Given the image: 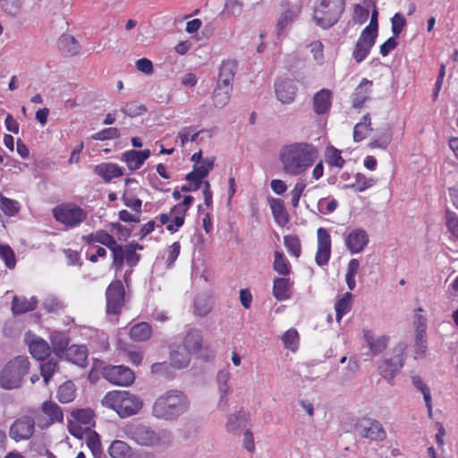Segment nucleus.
I'll list each match as a JSON object with an SVG mask.
<instances>
[{
  "mask_svg": "<svg viewBox=\"0 0 458 458\" xmlns=\"http://www.w3.org/2000/svg\"><path fill=\"white\" fill-rule=\"evenodd\" d=\"M318 157V151L312 144L294 142L282 147L279 160L283 170L290 175H299L311 166Z\"/></svg>",
  "mask_w": 458,
  "mask_h": 458,
  "instance_id": "obj_1",
  "label": "nucleus"
},
{
  "mask_svg": "<svg viewBox=\"0 0 458 458\" xmlns=\"http://www.w3.org/2000/svg\"><path fill=\"white\" fill-rule=\"evenodd\" d=\"M190 408L186 394L179 390H169L154 403L152 414L157 419L173 420L185 413Z\"/></svg>",
  "mask_w": 458,
  "mask_h": 458,
  "instance_id": "obj_2",
  "label": "nucleus"
},
{
  "mask_svg": "<svg viewBox=\"0 0 458 458\" xmlns=\"http://www.w3.org/2000/svg\"><path fill=\"white\" fill-rule=\"evenodd\" d=\"M123 432L127 438L145 447H168L172 444V433L166 429L155 430L142 423L125 426Z\"/></svg>",
  "mask_w": 458,
  "mask_h": 458,
  "instance_id": "obj_3",
  "label": "nucleus"
},
{
  "mask_svg": "<svg viewBox=\"0 0 458 458\" xmlns=\"http://www.w3.org/2000/svg\"><path fill=\"white\" fill-rule=\"evenodd\" d=\"M103 403L114 410L122 418L138 413L143 405L138 396L127 391L108 392L103 399Z\"/></svg>",
  "mask_w": 458,
  "mask_h": 458,
  "instance_id": "obj_4",
  "label": "nucleus"
},
{
  "mask_svg": "<svg viewBox=\"0 0 458 458\" xmlns=\"http://www.w3.org/2000/svg\"><path fill=\"white\" fill-rule=\"evenodd\" d=\"M344 6V0H319L314 7L313 19L319 27L328 29L338 21Z\"/></svg>",
  "mask_w": 458,
  "mask_h": 458,
  "instance_id": "obj_5",
  "label": "nucleus"
},
{
  "mask_svg": "<svg viewBox=\"0 0 458 458\" xmlns=\"http://www.w3.org/2000/svg\"><path fill=\"white\" fill-rule=\"evenodd\" d=\"M29 368L30 362L27 357L18 356L10 360L0 373V386L7 390L20 387Z\"/></svg>",
  "mask_w": 458,
  "mask_h": 458,
  "instance_id": "obj_6",
  "label": "nucleus"
},
{
  "mask_svg": "<svg viewBox=\"0 0 458 458\" xmlns=\"http://www.w3.org/2000/svg\"><path fill=\"white\" fill-rule=\"evenodd\" d=\"M53 216L56 221L68 227L78 226L87 218L86 211L73 203L55 207L53 209Z\"/></svg>",
  "mask_w": 458,
  "mask_h": 458,
  "instance_id": "obj_7",
  "label": "nucleus"
},
{
  "mask_svg": "<svg viewBox=\"0 0 458 458\" xmlns=\"http://www.w3.org/2000/svg\"><path fill=\"white\" fill-rule=\"evenodd\" d=\"M106 312L117 315L125 303V290L121 280L113 281L106 291Z\"/></svg>",
  "mask_w": 458,
  "mask_h": 458,
  "instance_id": "obj_8",
  "label": "nucleus"
},
{
  "mask_svg": "<svg viewBox=\"0 0 458 458\" xmlns=\"http://www.w3.org/2000/svg\"><path fill=\"white\" fill-rule=\"evenodd\" d=\"M215 157H208L202 160L200 165H194L193 170L185 175V180L193 182L192 187L182 186L181 191L183 192L198 191L202 185V180L213 169Z\"/></svg>",
  "mask_w": 458,
  "mask_h": 458,
  "instance_id": "obj_9",
  "label": "nucleus"
},
{
  "mask_svg": "<svg viewBox=\"0 0 458 458\" xmlns=\"http://www.w3.org/2000/svg\"><path fill=\"white\" fill-rule=\"evenodd\" d=\"M35 431V420L30 416L17 419L11 426L9 436L16 442L30 439Z\"/></svg>",
  "mask_w": 458,
  "mask_h": 458,
  "instance_id": "obj_10",
  "label": "nucleus"
},
{
  "mask_svg": "<svg viewBox=\"0 0 458 458\" xmlns=\"http://www.w3.org/2000/svg\"><path fill=\"white\" fill-rule=\"evenodd\" d=\"M318 250L315 256V261L319 267L327 265L331 256V236L327 229L318 228Z\"/></svg>",
  "mask_w": 458,
  "mask_h": 458,
  "instance_id": "obj_11",
  "label": "nucleus"
},
{
  "mask_svg": "<svg viewBox=\"0 0 458 458\" xmlns=\"http://www.w3.org/2000/svg\"><path fill=\"white\" fill-rule=\"evenodd\" d=\"M104 375L109 382L118 386H130L135 378L132 370L123 365L106 368Z\"/></svg>",
  "mask_w": 458,
  "mask_h": 458,
  "instance_id": "obj_12",
  "label": "nucleus"
},
{
  "mask_svg": "<svg viewBox=\"0 0 458 458\" xmlns=\"http://www.w3.org/2000/svg\"><path fill=\"white\" fill-rule=\"evenodd\" d=\"M238 70V63L234 59L223 60L219 68L216 84L219 87L233 89L234 77Z\"/></svg>",
  "mask_w": 458,
  "mask_h": 458,
  "instance_id": "obj_13",
  "label": "nucleus"
},
{
  "mask_svg": "<svg viewBox=\"0 0 458 458\" xmlns=\"http://www.w3.org/2000/svg\"><path fill=\"white\" fill-rule=\"evenodd\" d=\"M403 366L402 354H396L389 359H384L378 365L379 374L387 381H391Z\"/></svg>",
  "mask_w": 458,
  "mask_h": 458,
  "instance_id": "obj_14",
  "label": "nucleus"
},
{
  "mask_svg": "<svg viewBox=\"0 0 458 458\" xmlns=\"http://www.w3.org/2000/svg\"><path fill=\"white\" fill-rule=\"evenodd\" d=\"M359 433L362 437L370 440H383L386 432L380 422L374 420H363L358 426Z\"/></svg>",
  "mask_w": 458,
  "mask_h": 458,
  "instance_id": "obj_15",
  "label": "nucleus"
},
{
  "mask_svg": "<svg viewBox=\"0 0 458 458\" xmlns=\"http://www.w3.org/2000/svg\"><path fill=\"white\" fill-rule=\"evenodd\" d=\"M276 95L283 104H291L294 101L298 90L296 83L289 79L276 83Z\"/></svg>",
  "mask_w": 458,
  "mask_h": 458,
  "instance_id": "obj_16",
  "label": "nucleus"
},
{
  "mask_svg": "<svg viewBox=\"0 0 458 458\" xmlns=\"http://www.w3.org/2000/svg\"><path fill=\"white\" fill-rule=\"evenodd\" d=\"M376 38V36L361 32L352 52V57L357 63H361L369 55Z\"/></svg>",
  "mask_w": 458,
  "mask_h": 458,
  "instance_id": "obj_17",
  "label": "nucleus"
},
{
  "mask_svg": "<svg viewBox=\"0 0 458 458\" xmlns=\"http://www.w3.org/2000/svg\"><path fill=\"white\" fill-rule=\"evenodd\" d=\"M346 246L352 253H359L369 243V235L363 229L352 230L345 240Z\"/></svg>",
  "mask_w": 458,
  "mask_h": 458,
  "instance_id": "obj_18",
  "label": "nucleus"
},
{
  "mask_svg": "<svg viewBox=\"0 0 458 458\" xmlns=\"http://www.w3.org/2000/svg\"><path fill=\"white\" fill-rule=\"evenodd\" d=\"M150 155L151 152L148 148L141 151L131 149L123 153L121 160L126 163L131 171H134L139 169Z\"/></svg>",
  "mask_w": 458,
  "mask_h": 458,
  "instance_id": "obj_19",
  "label": "nucleus"
},
{
  "mask_svg": "<svg viewBox=\"0 0 458 458\" xmlns=\"http://www.w3.org/2000/svg\"><path fill=\"white\" fill-rule=\"evenodd\" d=\"M202 334L199 329L190 328L183 338V350L190 354L198 353L202 347Z\"/></svg>",
  "mask_w": 458,
  "mask_h": 458,
  "instance_id": "obj_20",
  "label": "nucleus"
},
{
  "mask_svg": "<svg viewBox=\"0 0 458 458\" xmlns=\"http://www.w3.org/2000/svg\"><path fill=\"white\" fill-rule=\"evenodd\" d=\"M373 81L368 79H362L356 87L352 96V106L355 108L362 107L363 104L369 98Z\"/></svg>",
  "mask_w": 458,
  "mask_h": 458,
  "instance_id": "obj_21",
  "label": "nucleus"
},
{
  "mask_svg": "<svg viewBox=\"0 0 458 458\" xmlns=\"http://www.w3.org/2000/svg\"><path fill=\"white\" fill-rule=\"evenodd\" d=\"M42 412L48 417V421L40 424L39 427L47 428L55 422H62L64 420L63 411L60 406L53 401H46L41 406Z\"/></svg>",
  "mask_w": 458,
  "mask_h": 458,
  "instance_id": "obj_22",
  "label": "nucleus"
},
{
  "mask_svg": "<svg viewBox=\"0 0 458 458\" xmlns=\"http://www.w3.org/2000/svg\"><path fill=\"white\" fill-rule=\"evenodd\" d=\"M332 92L327 89H323L317 92L313 97V110L317 114L327 113L331 107Z\"/></svg>",
  "mask_w": 458,
  "mask_h": 458,
  "instance_id": "obj_23",
  "label": "nucleus"
},
{
  "mask_svg": "<svg viewBox=\"0 0 458 458\" xmlns=\"http://www.w3.org/2000/svg\"><path fill=\"white\" fill-rule=\"evenodd\" d=\"M363 338L374 355L381 353L387 347L388 337L386 335L375 337L371 331L363 330Z\"/></svg>",
  "mask_w": 458,
  "mask_h": 458,
  "instance_id": "obj_24",
  "label": "nucleus"
},
{
  "mask_svg": "<svg viewBox=\"0 0 458 458\" xmlns=\"http://www.w3.org/2000/svg\"><path fill=\"white\" fill-rule=\"evenodd\" d=\"M301 6L299 4H291L283 12L278 19L276 24L277 34L281 35L284 32V30L301 13Z\"/></svg>",
  "mask_w": 458,
  "mask_h": 458,
  "instance_id": "obj_25",
  "label": "nucleus"
},
{
  "mask_svg": "<svg viewBox=\"0 0 458 458\" xmlns=\"http://www.w3.org/2000/svg\"><path fill=\"white\" fill-rule=\"evenodd\" d=\"M71 362L81 367L86 366L88 357V349L85 345H71L63 354Z\"/></svg>",
  "mask_w": 458,
  "mask_h": 458,
  "instance_id": "obj_26",
  "label": "nucleus"
},
{
  "mask_svg": "<svg viewBox=\"0 0 458 458\" xmlns=\"http://www.w3.org/2000/svg\"><path fill=\"white\" fill-rule=\"evenodd\" d=\"M268 203L272 210L275 221L280 225L284 226L289 223V216L285 210L284 201L280 199L270 198Z\"/></svg>",
  "mask_w": 458,
  "mask_h": 458,
  "instance_id": "obj_27",
  "label": "nucleus"
},
{
  "mask_svg": "<svg viewBox=\"0 0 458 458\" xmlns=\"http://www.w3.org/2000/svg\"><path fill=\"white\" fill-rule=\"evenodd\" d=\"M95 173L103 178L105 182H110L114 178L123 175L122 169L113 163H102L95 166Z\"/></svg>",
  "mask_w": 458,
  "mask_h": 458,
  "instance_id": "obj_28",
  "label": "nucleus"
},
{
  "mask_svg": "<svg viewBox=\"0 0 458 458\" xmlns=\"http://www.w3.org/2000/svg\"><path fill=\"white\" fill-rule=\"evenodd\" d=\"M58 47L65 55H76L81 50V46L75 38L70 34H63L58 39Z\"/></svg>",
  "mask_w": 458,
  "mask_h": 458,
  "instance_id": "obj_29",
  "label": "nucleus"
},
{
  "mask_svg": "<svg viewBox=\"0 0 458 458\" xmlns=\"http://www.w3.org/2000/svg\"><path fill=\"white\" fill-rule=\"evenodd\" d=\"M137 250H142V246L137 242H131L124 247L125 250V262L132 269L140 261V256L136 253ZM131 270L126 271L124 274V280L127 283Z\"/></svg>",
  "mask_w": 458,
  "mask_h": 458,
  "instance_id": "obj_30",
  "label": "nucleus"
},
{
  "mask_svg": "<svg viewBox=\"0 0 458 458\" xmlns=\"http://www.w3.org/2000/svg\"><path fill=\"white\" fill-rule=\"evenodd\" d=\"M37 304L38 301L35 297L27 299L14 296L12 302V310L13 314H23L34 310L37 308Z\"/></svg>",
  "mask_w": 458,
  "mask_h": 458,
  "instance_id": "obj_31",
  "label": "nucleus"
},
{
  "mask_svg": "<svg viewBox=\"0 0 458 458\" xmlns=\"http://www.w3.org/2000/svg\"><path fill=\"white\" fill-rule=\"evenodd\" d=\"M30 352L31 355L38 360H43L50 354V346L49 344L43 340L42 338H35L33 339L30 345Z\"/></svg>",
  "mask_w": 458,
  "mask_h": 458,
  "instance_id": "obj_32",
  "label": "nucleus"
},
{
  "mask_svg": "<svg viewBox=\"0 0 458 458\" xmlns=\"http://www.w3.org/2000/svg\"><path fill=\"white\" fill-rule=\"evenodd\" d=\"M416 356H423L427 350L426 325L422 317H419L415 337Z\"/></svg>",
  "mask_w": 458,
  "mask_h": 458,
  "instance_id": "obj_33",
  "label": "nucleus"
},
{
  "mask_svg": "<svg viewBox=\"0 0 458 458\" xmlns=\"http://www.w3.org/2000/svg\"><path fill=\"white\" fill-rule=\"evenodd\" d=\"M108 454L112 458H131L133 452L126 442L114 440L108 448Z\"/></svg>",
  "mask_w": 458,
  "mask_h": 458,
  "instance_id": "obj_34",
  "label": "nucleus"
},
{
  "mask_svg": "<svg viewBox=\"0 0 458 458\" xmlns=\"http://www.w3.org/2000/svg\"><path fill=\"white\" fill-rule=\"evenodd\" d=\"M292 286V283L289 278L285 277H276L274 279L273 285V295L278 301H284L289 299L290 295L288 293L290 288Z\"/></svg>",
  "mask_w": 458,
  "mask_h": 458,
  "instance_id": "obj_35",
  "label": "nucleus"
},
{
  "mask_svg": "<svg viewBox=\"0 0 458 458\" xmlns=\"http://www.w3.org/2000/svg\"><path fill=\"white\" fill-rule=\"evenodd\" d=\"M411 382L414 387L419 390L422 395L423 399L425 401L427 409H428V414L429 417L432 416V397L429 388L424 382L422 381L421 377L420 376H413L411 377Z\"/></svg>",
  "mask_w": 458,
  "mask_h": 458,
  "instance_id": "obj_36",
  "label": "nucleus"
},
{
  "mask_svg": "<svg viewBox=\"0 0 458 458\" xmlns=\"http://www.w3.org/2000/svg\"><path fill=\"white\" fill-rule=\"evenodd\" d=\"M151 327L147 322L134 325L130 330V337L135 341H146L151 335Z\"/></svg>",
  "mask_w": 458,
  "mask_h": 458,
  "instance_id": "obj_37",
  "label": "nucleus"
},
{
  "mask_svg": "<svg viewBox=\"0 0 458 458\" xmlns=\"http://www.w3.org/2000/svg\"><path fill=\"white\" fill-rule=\"evenodd\" d=\"M233 89L219 87L216 84V88L213 92V104L216 108H223L225 106L231 98Z\"/></svg>",
  "mask_w": 458,
  "mask_h": 458,
  "instance_id": "obj_38",
  "label": "nucleus"
},
{
  "mask_svg": "<svg viewBox=\"0 0 458 458\" xmlns=\"http://www.w3.org/2000/svg\"><path fill=\"white\" fill-rule=\"evenodd\" d=\"M352 300V294L351 293H345L344 295L335 302V310L337 322H340L343 316L351 310Z\"/></svg>",
  "mask_w": 458,
  "mask_h": 458,
  "instance_id": "obj_39",
  "label": "nucleus"
},
{
  "mask_svg": "<svg viewBox=\"0 0 458 458\" xmlns=\"http://www.w3.org/2000/svg\"><path fill=\"white\" fill-rule=\"evenodd\" d=\"M75 385L72 381H66L61 385L57 391V398L63 403H68L75 398Z\"/></svg>",
  "mask_w": 458,
  "mask_h": 458,
  "instance_id": "obj_40",
  "label": "nucleus"
},
{
  "mask_svg": "<svg viewBox=\"0 0 458 458\" xmlns=\"http://www.w3.org/2000/svg\"><path fill=\"white\" fill-rule=\"evenodd\" d=\"M109 250H111L113 256L112 267L115 269L116 272L120 271L125 262L124 247L115 242L114 244L109 248Z\"/></svg>",
  "mask_w": 458,
  "mask_h": 458,
  "instance_id": "obj_41",
  "label": "nucleus"
},
{
  "mask_svg": "<svg viewBox=\"0 0 458 458\" xmlns=\"http://www.w3.org/2000/svg\"><path fill=\"white\" fill-rule=\"evenodd\" d=\"M274 270L281 276H287L291 272V266L285 256L278 251H275V260L273 264Z\"/></svg>",
  "mask_w": 458,
  "mask_h": 458,
  "instance_id": "obj_42",
  "label": "nucleus"
},
{
  "mask_svg": "<svg viewBox=\"0 0 458 458\" xmlns=\"http://www.w3.org/2000/svg\"><path fill=\"white\" fill-rule=\"evenodd\" d=\"M21 206L17 200L4 197L0 192V209L8 216H13L20 211Z\"/></svg>",
  "mask_w": 458,
  "mask_h": 458,
  "instance_id": "obj_43",
  "label": "nucleus"
},
{
  "mask_svg": "<svg viewBox=\"0 0 458 458\" xmlns=\"http://www.w3.org/2000/svg\"><path fill=\"white\" fill-rule=\"evenodd\" d=\"M51 342L54 351L58 356H62L69 347L68 338L64 334L59 332L52 335Z\"/></svg>",
  "mask_w": 458,
  "mask_h": 458,
  "instance_id": "obj_44",
  "label": "nucleus"
},
{
  "mask_svg": "<svg viewBox=\"0 0 458 458\" xmlns=\"http://www.w3.org/2000/svg\"><path fill=\"white\" fill-rule=\"evenodd\" d=\"M375 183V179L367 178L364 174L358 173L355 175V182L350 185H346L344 188H352L358 192H361L373 186Z\"/></svg>",
  "mask_w": 458,
  "mask_h": 458,
  "instance_id": "obj_45",
  "label": "nucleus"
},
{
  "mask_svg": "<svg viewBox=\"0 0 458 458\" xmlns=\"http://www.w3.org/2000/svg\"><path fill=\"white\" fill-rule=\"evenodd\" d=\"M191 356V354L185 351L183 352H181L178 350L174 351L170 354L171 364L177 369L186 368L190 364Z\"/></svg>",
  "mask_w": 458,
  "mask_h": 458,
  "instance_id": "obj_46",
  "label": "nucleus"
},
{
  "mask_svg": "<svg viewBox=\"0 0 458 458\" xmlns=\"http://www.w3.org/2000/svg\"><path fill=\"white\" fill-rule=\"evenodd\" d=\"M120 111L129 117H136V116L142 115L148 110L144 105H142L137 101H132V102L126 103L121 108Z\"/></svg>",
  "mask_w": 458,
  "mask_h": 458,
  "instance_id": "obj_47",
  "label": "nucleus"
},
{
  "mask_svg": "<svg viewBox=\"0 0 458 458\" xmlns=\"http://www.w3.org/2000/svg\"><path fill=\"white\" fill-rule=\"evenodd\" d=\"M229 378H230V373L226 370H220V371H218V373L216 375L218 390L220 393L219 403H221L222 402L225 403V397L229 391V386L227 385Z\"/></svg>",
  "mask_w": 458,
  "mask_h": 458,
  "instance_id": "obj_48",
  "label": "nucleus"
},
{
  "mask_svg": "<svg viewBox=\"0 0 458 458\" xmlns=\"http://www.w3.org/2000/svg\"><path fill=\"white\" fill-rule=\"evenodd\" d=\"M212 310V302L207 296H199L195 300V313L199 317L207 316Z\"/></svg>",
  "mask_w": 458,
  "mask_h": 458,
  "instance_id": "obj_49",
  "label": "nucleus"
},
{
  "mask_svg": "<svg viewBox=\"0 0 458 458\" xmlns=\"http://www.w3.org/2000/svg\"><path fill=\"white\" fill-rule=\"evenodd\" d=\"M21 5V0H1L2 10L11 17H15L20 13Z\"/></svg>",
  "mask_w": 458,
  "mask_h": 458,
  "instance_id": "obj_50",
  "label": "nucleus"
},
{
  "mask_svg": "<svg viewBox=\"0 0 458 458\" xmlns=\"http://www.w3.org/2000/svg\"><path fill=\"white\" fill-rule=\"evenodd\" d=\"M284 245L291 254L298 258L301 255V248L300 239L296 235H285L284 237Z\"/></svg>",
  "mask_w": 458,
  "mask_h": 458,
  "instance_id": "obj_51",
  "label": "nucleus"
},
{
  "mask_svg": "<svg viewBox=\"0 0 458 458\" xmlns=\"http://www.w3.org/2000/svg\"><path fill=\"white\" fill-rule=\"evenodd\" d=\"M120 131L115 127H109L101 130L91 135V139L95 140H107L120 138Z\"/></svg>",
  "mask_w": 458,
  "mask_h": 458,
  "instance_id": "obj_52",
  "label": "nucleus"
},
{
  "mask_svg": "<svg viewBox=\"0 0 458 458\" xmlns=\"http://www.w3.org/2000/svg\"><path fill=\"white\" fill-rule=\"evenodd\" d=\"M327 162L331 166L341 168L344 165V159L341 156L340 150L331 147L327 151Z\"/></svg>",
  "mask_w": 458,
  "mask_h": 458,
  "instance_id": "obj_53",
  "label": "nucleus"
},
{
  "mask_svg": "<svg viewBox=\"0 0 458 458\" xmlns=\"http://www.w3.org/2000/svg\"><path fill=\"white\" fill-rule=\"evenodd\" d=\"M56 369L57 361L54 359H50L40 365L41 376L43 377L46 384H48Z\"/></svg>",
  "mask_w": 458,
  "mask_h": 458,
  "instance_id": "obj_54",
  "label": "nucleus"
},
{
  "mask_svg": "<svg viewBox=\"0 0 458 458\" xmlns=\"http://www.w3.org/2000/svg\"><path fill=\"white\" fill-rule=\"evenodd\" d=\"M282 340L285 348L294 351L298 346V332L295 329L291 328L283 335Z\"/></svg>",
  "mask_w": 458,
  "mask_h": 458,
  "instance_id": "obj_55",
  "label": "nucleus"
},
{
  "mask_svg": "<svg viewBox=\"0 0 458 458\" xmlns=\"http://www.w3.org/2000/svg\"><path fill=\"white\" fill-rule=\"evenodd\" d=\"M446 226L452 237L458 240V216L456 213L447 210L445 214Z\"/></svg>",
  "mask_w": 458,
  "mask_h": 458,
  "instance_id": "obj_56",
  "label": "nucleus"
},
{
  "mask_svg": "<svg viewBox=\"0 0 458 458\" xmlns=\"http://www.w3.org/2000/svg\"><path fill=\"white\" fill-rule=\"evenodd\" d=\"M192 131H193V127L192 126H188V127L182 128L179 131V133L177 135V139L180 140V143H181L182 147H184V145L186 144V142L189 140L191 141H196L198 140V137H199V133L201 132V131H196V132L191 134Z\"/></svg>",
  "mask_w": 458,
  "mask_h": 458,
  "instance_id": "obj_57",
  "label": "nucleus"
},
{
  "mask_svg": "<svg viewBox=\"0 0 458 458\" xmlns=\"http://www.w3.org/2000/svg\"><path fill=\"white\" fill-rule=\"evenodd\" d=\"M0 257L4 260L7 267L13 268L15 267V255L9 245L0 244Z\"/></svg>",
  "mask_w": 458,
  "mask_h": 458,
  "instance_id": "obj_58",
  "label": "nucleus"
},
{
  "mask_svg": "<svg viewBox=\"0 0 458 458\" xmlns=\"http://www.w3.org/2000/svg\"><path fill=\"white\" fill-rule=\"evenodd\" d=\"M87 445L90 449L93 456L95 458H100L102 454L101 442L99 436L96 432L88 437Z\"/></svg>",
  "mask_w": 458,
  "mask_h": 458,
  "instance_id": "obj_59",
  "label": "nucleus"
},
{
  "mask_svg": "<svg viewBox=\"0 0 458 458\" xmlns=\"http://www.w3.org/2000/svg\"><path fill=\"white\" fill-rule=\"evenodd\" d=\"M72 416L78 422L86 426H89L93 420V411L89 409L77 410L72 412Z\"/></svg>",
  "mask_w": 458,
  "mask_h": 458,
  "instance_id": "obj_60",
  "label": "nucleus"
},
{
  "mask_svg": "<svg viewBox=\"0 0 458 458\" xmlns=\"http://www.w3.org/2000/svg\"><path fill=\"white\" fill-rule=\"evenodd\" d=\"M392 140V133L389 130H385L378 139L373 140L369 142V146L371 148H380L386 149L390 144Z\"/></svg>",
  "mask_w": 458,
  "mask_h": 458,
  "instance_id": "obj_61",
  "label": "nucleus"
},
{
  "mask_svg": "<svg viewBox=\"0 0 458 458\" xmlns=\"http://www.w3.org/2000/svg\"><path fill=\"white\" fill-rule=\"evenodd\" d=\"M95 235L96 242L101 243L108 249L116 242V240L105 230H98L95 232Z\"/></svg>",
  "mask_w": 458,
  "mask_h": 458,
  "instance_id": "obj_62",
  "label": "nucleus"
},
{
  "mask_svg": "<svg viewBox=\"0 0 458 458\" xmlns=\"http://www.w3.org/2000/svg\"><path fill=\"white\" fill-rule=\"evenodd\" d=\"M43 307L47 312H57L64 308V305L56 297L48 296L44 300Z\"/></svg>",
  "mask_w": 458,
  "mask_h": 458,
  "instance_id": "obj_63",
  "label": "nucleus"
},
{
  "mask_svg": "<svg viewBox=\"0 0 458 458\" xmlns=\"http://www.w3.org/2000/svg\"><path fill=\"white\" fill-rule=\"evenodd\" d=\"M371 128L368 127V123H358L353 129V140L354 141H361L366 138L369 131H371Z\"/></svg>",
  "mask_w": 458,
  "mask_h": 458,
  "instance_id": "obj_64",
  "label": "nucleus"
}]
</instances>
